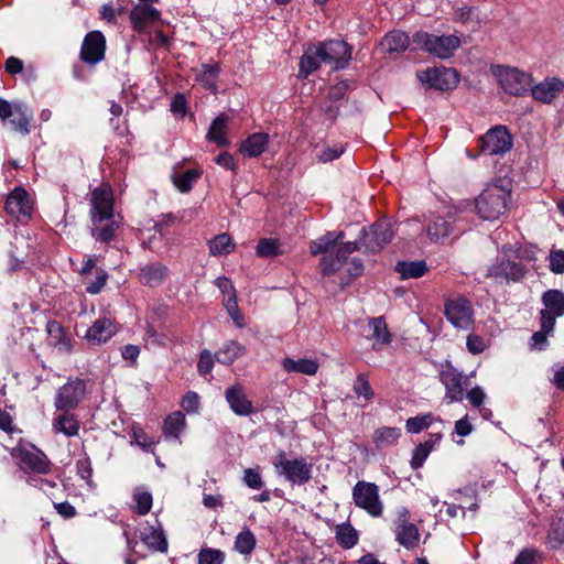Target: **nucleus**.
<instances>
[{
  "label": "nucleus",
  "mask_w": 564,
  "mask_h": 564,
  "mask_svg": "<svg viewBox=\"0 0 564 564\" xmlns=\"http://www.w3.org/2000/svg\"><path fill=\"white\" fill-rule=\"evenodd\" d=\"M352 46L343 40H327L307 46L299 63V77L307 78L322 64L332 70L345 69L351 61Z\"/></svg>",
  "instance_id": "obj_1"
},
{
  "label": "nucleus",
  "mask_w": 564,
  "mask_h": 564,
  "mask_svg": "<svg viewBox=\"0 0 564 564\" xmlns=\"http://www.w3.org/2000/svg\"><path fill=\"white\" fill-rule=\"evenodd\" d=\"M344 231H327L316 240L311 241L310 252L312 256L322 254L319 260L321 273L323 276L334 275L340 270L348 256L356 250H364L358 241L343 242Z\"/></svg>",
  "instance_id": "obj_2"
},
{
  "label": "nucleus",
  "mask_w": 564,
  "mask_h": 564,
  "mask_svg": "<svg viewBox=\"0 0 564 564\" xmlns=\"http://www.w3.org/2000/svg\"><path fill=\"white\" fill-rule=\"evenodd\" d=\"M412 43L415 45V50L426 52L441 59L452 57L460 46V40L456 35H436L424 31L415 32L412 36Z\"/></svg>",
  "instance_id": "obj_3"
},
{
  "label": "nucleus",
  "mask_w": 564,
  "mask_h": 564,
  "mask_svg": "<svg viewBox=\"0 0 564 564\" xmlns=\"http://www.w3.org/2000/svg\"><path fill=\"white\" fill-rule=\"evenodd\" d=\"M510 192L499 185L487 186L475 199V208L484 220H496L507 210Z\"/></svg>",
  "instance_id": "obj_4"
},
{
  "label": "nucleus",
  "mask_w": 564,
  "mask_h": 564,
  "mask_svg": "<svg viewBox=\"0 0 564 564\" xmlns=\"http://www.w3.org/2000/svg\"><path fill=\"white\" fill-rule=\"evenodd\" d=\"M12 458L19 460V466L24 471L39 475H47L52 470V462L46 454L34 444L20 441L10 452Z\"/></svg>",
  "instance_id": "obj_5"
},
{
  "label": "nucleus",
  "mask_w": 564,
  "mask_h": 564,
  "mask_svg": "<svg viewBox=\"0 0 564 564\" xmlns=\"http://www.w3.org/2000/svg\"><path fill=\"white\" fill-rule=\"evenodd\" d=\"M273 466L292 485L302 486L312 478L313 465L302 456L290 459L284 451H280L274 457Z\"/></svg>",
  "instance_id": "obj_6"
},
{
  "label": "nucleus",
  "mask_w": 564,
  "mask_h": 564,
  "mask_svg": "<svg viewBox=\"0 0 564 564\" xmlns=\"http://www.w3.org/2000/svg\"><path fill=\"white\" fill-rule=\"evenodd\" d=\"M512 145L513 138L507 127L496 126L478 138V153L475 155L469 154V156L475 159L479 154L502 155L509 152L512 149Z\"/></svg>",
  "instance_id": "obj_7"
},
{
  "label": "nucleus",
  "mask_w": 564,
  "mask_h": 564,
  "mask_svg": "<svg viewBox=\"0 0 564 564\" xmlns=\"http://www.w3.org/2000/svg\"><path fill=\"white\" fill-rule=\"evenodd\" d=\"M444 315L456 328L470 329L475 323L473 304L463 295L445 300Z\"/></svg>",
  "instance_id": "obj_8"
},
{
  "label": "nucleus",
  "mask_w": 564,
  "mask_h": 564,
  "mask_svg": "<svg viewBox=\"0 0 564 564\" xmlns=\"http://www.w3.org/2000/svg\"><path fill=\"white\" fill-rule=\"evenodd\" d=\"M393 235L390 221L380 219L369 228H362L360 245L365 252L378 253L386 245L390 243Z\"/></svg>",
  "instance_id": "obj_9"
},
{
  "label": "nucleus",
  "mask_w": 564,
  "mask_h": 564,
  "mask_svg": "<svg viewBox=\"0 0 564 564\" xmlns=\"http://www.w3.org/2000/svg\"><path fill=\"white\" fill-rule=\"evenodd\" d=\"M416 78L429 88L440 91L453 90L459 83V74L457 70L443 66L417 70Z\"/></svg>",
  "instance_id": "obj_10"
},
{
  "label": "nucleus",
  "mask_w": 564,
  "mask_h": 564,
  "mask_svg": "<svg viewBox=\"0 0 564 564\" xmlns=\"http://www.w3.org/2000/svg\"><path fill=\"white\" fill-rule=\"evenodd\" d=\"M529 272L525 264L507 258H498L487 270V276L499 283H519Z\"/></svg>",
  "instance_id": "obj_11"
},
{
  "label": "nucleus",
  "mask_w": 564,
  "mask_h": 564,
  "mask_svg": "<svg viewBox=\"0 0 564 564\" xmlns=\"http://www.w3.org/2000/svg\"><path fill=\"white\" fill-rule=\"evenodd\" d=\"M113 193L109 184L102 183L100 186L94 188L90 193V220L91 223H99L107 220L115 216L113 213Z\"/></svg>",
  "instance_id": "obj_12"
},
{
  "label": "nucleus",
  "mask_w": 564,
  "mask_h": 564,
  "mask_svg": "<svg viewBox=\"0 0 564 564\" xmlns=\"http://www.w3.org/2000/svg\"><path fill=\"white\" fill-rule=\"evenodd\" d=\"M352 499L358 508L366 510L370 516L380 517L382 514L383 506L376 484L358 481L352 488Z\"/></svg>",
  "instance_id": "obj_13"
},
{
  "label": "nucleus",
  "mask_w": 564,
  "mask_h": 564,
  "mask_svg": "<svg viewBox=\"0 0 564 564\" xmlns=\"http://www.w3.org/2000/svg\"><path fill=\"white\" fill-rule=\"evenodd\" d=\"M497 77L501 88L509 95L524 96L531 89V75L517 68L499 67Z\"/></svg>",
  "instance_id": "obj_14"
},
{
  "label": "nucleus",
  "mask_w": 564,
  "mask_h": 564,
  "mask_svg": "<svg viewBox=\"0 0 564 564\" xmlns=\"http://www.w3.org/2000/svg\"><path fill=\"white\" fill-rule=\"evenodd\" d=\"M86 392V383L75 379L62 386L55 397V408L59 411H70L77 408Z\"/></svg>",
  "instance_id": "obj_15"
},
{
  "label": "nucleus",
  "mask_w": 564,
  "mask_h": 564,
  "mask_svg": "<svg viewBox=\"0 0 564 564\" xmlns=\"http://www.w3.org/2000/svg\"><path fill=\"white\" fill-rule=\"evenodd\" d=\"M106 37L100 31L88 32L82 43L79 57L88 65H96L105 58Z\"/></svg>",
  "instance_id": "obj_16"
},
{
  "label": "nucleus",
  "mask_w": 564,
  "mask_h": 564,
  "mask_svg": "<svg viewBox=\"0 0 564 564\" xmlns=\"http://www.w3.org/2000/svg\"><path fill=\"white\" fill-rule=\"evenodd\" d=\"M4 210L19 220L21 218H31L33 204L24 187L17 186L10 192L4 203Z\"/></svg>",
  "instance_id": "obj_17"
},
{
  "label": "nucleus",
  "mask_w": 564,
  "mask_h": 564,
  "mask_svg": "<svg viewBox=\"0 0 564 564\" xmlns=\"http://www.w3.org/2000/svg\"><path fill=\"white\" fill-rule=\"evenodd\" d=\"M541 302L543 308L540 311V319L555 325L556 318L564 315V292L557 289H550L542 293Z\"/></svg>",
  "instance_id": "obj_18"
},
{
  "label": "nucleus",
  "mask_w": 564,
  "mask_h": 564,
  "mask_svg": "<svg viewBox=\"0 0 564 564\" xmlns=\"http://www.w3.org/2000/svg\"><path fill=\"white\" fill-rule=\"evenodd\" d=\"M440 380L445 386L446 398L451 402H459L464 398V383L466 379L462 372L454 368L449 362L443 366L440 372Z\"/></svg>",
  "instance_id": "obj_19"
},
{
  "label": "nucleus",
  "mask_w": 564,
  "mask_h": 564,
  "mask_svg": "<svg viewBox=\"0 0 564 564\" xmlns=\"http://www.w3.org/2000/svg\"><path fill=\"white\" fill-rule=\"evenodd\" d=\"M129 19L133 31L143 34L148 26L161 21V12L152 6L137 4L131 9Z\"/></svg>",
  "instance_id": "obj_20"
},
{
  "label": "nucleus",
  "mask_w": 564,
  "mask_h": 564,
  "mask_svg": "<svg viewBox=\"0 0 564 564\" xmlns=\"http://www.w3.org/2000/svg\"><path fill=\"white\" fill-rule=\"evenodd\" d=\"M225 399L231 411L240 416H248L256 412L252 402L248 399L242 384L235 383L225 391Z\"/></svg>",
  "instance_id": "obj_21"
},
{
  "label": "nucleus",
  "mask_w": 564,
  "mask_h": 564,
  "mask_svg": "<svg viewBox=\"0 0 564 564\" xmlns=\"http://www.w3.org/2000/svg\"><path fill=\"white\" fill-rule=\"evenodd\" d=\"M395 538L406 549H413L417 545L420 539L419 529L414 523L409 522V511L406 508H402L399 511Z\"/></svg>",
  "instance_id": "obj_22"
},
{
  "label": "nucleus",
  "mask_w": 564,
  "mask_h": 564,
  "mask_svg": "<svg viewBox=\"0 0 564 564\" xmlns=\"http://www.w3.org/2000/svg\"><path fill=\"white\" fill-rule=\"evenodd\" d=\"M117 333L116 325L109 318L101 317L96 319L87 329L85 339L95 346L107 343Z\"/></svg>",
  "instance_id": "obj_23"
},
{
  "label": "nucleus",
  "mask_w": 564,
  "mask_h": 564,
  "mask_svg": "<svg viewBox=\"0 0 564 564\" xmlns=\"http://www.w3.org/2000/svg\"><path fill=\"white\" fill-rule=\"evenodd\" d=\"M563 90L564 82L557 77H547L530 89L533 99L544 104L552 102Z\"/></svg>",
  "instance_id": "obj_24"
},
{
  "label": "nucleus",
  "mask_w": 564,
  "mask_h": 564,
  "mask_svg": "<svg viewBox=\"0 0 564 564\" xmlns=\"http://www.w3.org/2000/svg\"><path fill=\"white\" fill-rule=\"evenodd\" d=\"M48 344L59 352L70 354L73 349L72 339L64 327L55 319H48L45 326Z\"/></svg>",
  "instance_id": "obj_25"
},
{
  "label": "nucleus",
  "mask_w": 564,
  "mask_h": 564,
  "mask_svg": "<svg viewBox=\"0 0 564 564\" xmlns=\"http://www.w3.org/2000/svg\"><path fill=\"white\" fill-rule=\"evenodd\" d=\"M169 274V269L162 262H151L140 269L139 280L143 285L155 288L163 283Z\"/></svg>",
  "instance_id": "obj_26"
},
{
  "label": "nucleus",
  "mask_w": 564,
  "mask_h": 564,
  "mask_svg": "<svg viewBox=\"0 0 564 564\" xmlns=\"http://www.w3.org/2000/svg\"><path fill=\"white\" fill-rule=\"evenodd\" d=\"M119 228L120 221L112 216L107 220L91 223L90 235L97 241L109 243L116 239Z\"/></svg>",
  "instance_id": "obj_27"
},
{
  "label": "nucleus",
  "mask_w": 564,
  "mask_h": 564,
  "mask_svg": "<svg viewBox=\"0 0 564 564\" xmlns=\"http://www.w3.org/2000/svg\"><path fill=\"white\" fill-rule=\"evenodd\" d=\"M380 47L384 53H403L410 45V37L408 33L401 30H393L388 32L380 41Z\"/></svg>",
  "instance_id": "obj_28"
},
{
  "label": "nucleus",
  "mask_w": 564,
  "mask_h": 564,
  "mask_svg": "<svg viewBox=\"0 0 564 564\" xmlns=\"http://www.w3.org/2000/svg\"><path fill=\"white\" fill-rule=\"evenodd\" d=\"M269 143V135L263 132L250 134L239 148L240 153L247 158H257L261 155Z\"/></svg>",
  "instance_id": "obj_29"
},
{
  "label": "nucleus",
  "mask_w": 564,
  "mask_h": 564,
  "mask_svg": "<svg viewBox=\"0 0 564 564\" xmlns=\"http://www.w3.org/2000/svg\"><path fill=\"white\" fill-rule=\"evenodd\" d=\"M143 543H145L153 551L165 553L167 552V541L161 527L155 528L148 525L140 535Z\"/></svg>",
  "instance_id": "obj_30"
},
{
  "label": "nucleus",
  "mask_w": 564,
  "mask_h": 564,
  "mask_svg": "<svg viewBox=\"0 0 564 564\" xmlns=\"http://www.w3.org/2000/svg\"><path fill=\"white\" fill-rule=\"evenodd\" d=\"M394 271L400 274L401 280H409L423 276L429 271V268L424 260H401L395 263Z\"/></svg>",
  "instance_id": "obj_31"
},
{
  "label": "nucleus",
  "mask_w": 564,
  "mask_h": 564,
  "mask_svg": "<svg viewBox=\"0 0 564 564\" xmlns=\"http://www.w3.org/2000/svg\"><path fill=\"white\" fill-rule=\"evenodd\" d=\"M13 129L21 134L30 133V123L33 119V112L22 104H14L12 116L9 118Z\"/></svg>",
  "instance_id": "obj_32"
},
{
  "label": "nucleus",
  "mask_w": 564,
  "mask_h": 564,
  "mask_svg": "<svg viewBox=\"0 0 564 564\" xmlns=\"http://www.w3.org/2000/svg\"><path fill=\"white\" fill-rule=\"evenodd\" d=\"M229 121V117L225 113H220L216 117L207 132V139L212 142H215L218 147H227L229 141L227 139V123Z\"/></svg>",
  "instance_id": "obj_33"
},
{
  "label": "nucleus",
  "mask_w": 564,
  "mask_h": 564,
  "mask_svg": "<svg viewBox=\"0 0 564 564\" xmlns=\"http://www.w3.org/2000/svg\"><path fill=\"white\" fill-rule=\"evenodd\" d=\"M245 354L246 347L243 345L236 340H229L215 352V359L221 365L230 366Z\"/></svg>",
  "instance_id": "obj_34"
},
{
  "label": "nucleus",
  "mask_w": 564,
  "mask_h": 564,
  "mask_svg": "<svg viewBox=\"0 0 564 564\" xmlns=\"http://www.w3.org/2000/svg\"><path fill=\"white\" fill-rule=\"evenodd\" d=\"M401 436L400 427L382 426L373 432L372 441L375 447L381 451L386 447L394 445Z\"/></svg>",
  "instance_id": "obj_35"
},
{
  "label": "nucleus",
  "mask_w": 564,
  "mask_h": 564,
  "mask_svg": "<svg viewBox=\"0 0 564 564\" xmlns=\"http://www.w3.org/2000/svg\"><path fill=\"white\" fill-rule=\"evenodd\" d=\"M79 427V421L74 414L69 413V411H64V413L59 414L53 421V430L68 437L77 435Z\"/></svg>",
  "instance_id": "obj_36"
},
{
  "label": "nucleus",
  "mask_w": 564,
  "mask_h": 564,
  "mask_svg": "<svg viewBox=\"0 0 564 564\" xmlns=\"http://www.w3.org/2000/svg\"><path fill=\"white\" fill-rule=\"evenodd\" d=\"M282 367L286 372L314 376L317 372L319 365L313 359L300 358L299 360H294L288 357L282 360Z\"/></svg>",
  "instance_id": "obj_37"
},
{
  "label": "nucleus",
  "mask_w": 564,
  "mask_h": 564,
  "mask_svg": "<svg viewBox=\"0 0 564 564\" xmlns=\"http://www.w3.org/2000/svg\"><path fill=\"white\" fill-rule=\"evenodd\" d=\"M335 538L344 550H349L357 545L359 534L351 523L343 522L335 527Z\"/></svg>",
  "instance_id": "obj_38"
},
{
  "label": "nucleus",
  "mask_w": 564,
  "mask_h": 564,
  "mask_svg": "<svg viewBox=\"0 0 564 564\" xmlns=\"http://www.w3.org/2000/svg\"><path fill=\"white\" fill-rule=\"evenodd\" d=\"M452 230L453 219L451 215L447 217L437 216L427 226V235L434 240L447 238Z\"/></svg>",
  "instance_id": "obj_39"
},
{
  "label": "nucleus",
  "mask_w": 564,
  "mask_h": 564,
  "mask_svg": "<svg viewBox=\"0 0 564 564\" xmlns=\"http://www.w3.org/2000/svg\"><path fill=\"white\" fill-rule=\"evenodd\" d=\"M257 545L256 535L249 528H243L236 536L234 549L239 554L248 556L254 551Z\"/></svg>",
  "instance_id": "obj_40"
},
{
  "label": "nucleus",
  "mask_w": 564,
  "mask_h": 564,
  "mask_svg": "<svg viewBox=\"0 0 564 564\" xmlns=\"http://www.w3.org/2000/svg\"><path fill=\"white\" fill-rule=\"evenodd\" d=\"M209 252L213 256H226L234 251L235 243L228 234H220L208 241Z\"/></svg>",
  "instance_id": "obj_41"
},
{
  "label": "nucleus",
  "mask_w": 564,
  "mask_h": 564,
  "mask_svg": "<svg viewBox=\"0 0 564 564\" xmlns=\"http://www.w3.org/2000/svg\"><path fill=\"white\" fill-rule=\"evenodd\" d=\"M202 171L198 169H191L183 173L173 175V184L182 192L187 193L192 189L193 184L200 177Z\"/></svg>",
  "instance_id": "obj_42"
},
{
  "label": "nucleus",
  "mask_w": 564,
  "mask_h": 564,
  "mask_svg": "<svg viewBox=\"0 0 564 564\" xmlns=\"http://www.w3.org/2000/svg\"><path fill=\"white\" fill-rule=\"evenodd\" d=\"M369 326L372 329V337L380 345H388L392 337L388 329L386 318L383 316L372 317L369 319Z\"/></svg>",
  "instance_id": "obj_43"
},
{
  "label": "nucleus",
  "mask_w": 564,
  "mask_h": 564,
  "mask_svg": "<svg viewBox=\"0 0 564 564\" xmlns=\"http://www.w3.org/2000/svg\"><path fill=\"white\" fill-rule=\"evenodd\" d=\"M219 73L220 68L218 64H203L199 82L206 89L215 93L217 90V79Z\"/></svg>",
  "instance_id": "obj_44"
},
{
  "label": "nucleus",
  "mask_w": 564,
  "mask_h": 564,
  "mask_svg": "<svg viewBox=\"0 0 564 564\" xmlns=\"http://www.w3.org/2000/svg\"><path fill=\"white\" fill-rule=\"evenodd\" d=\"M185 426V415L177 411L170 414L163 426V432L166 436L177 437Z\"/></svg>",
  "instance_id": "obj_45"
},
{
  "label": "nucleus",
  "mask_w": 564,
  "mask_h": 564,
  "mask_svg": "<svg viewBox=\"0 0 564 564\" xmlns=\"http://www.w3.org/2000/svg\"><path fill=\"white\" fill-rule=\"evenodd\" d=\"M280 242L272 238H261L256 247V254L260 258H273L281 253Z\"/></svg>",
  "instance_id": "obj_46"
},
{
  "label": "nucleus",
  "mask_w": 564,
  "mask_h": 564,
  "mask_svg": "<svg viewBox=\"0 0 564 564\" xmlns=\"http://www.w3.org/2000/svg\"><path fill=\"white\" fill-rule=\"evenodd\" d=\"M544 555L535 547H525L519 552L512 564H542Z\"/></svg>",
  "instance_id": "obj_47"
},
{
  "label": "nucleus",
  "mask_w": 564,
  "mask_h": 564,
  "mask_svg": "<svg viewBox=\"0 0 564 564\" xmlns=\"http://www.w3.org/2000/svg\"><path fill=\"white\" fill-rule=\"evenodd\" d=\"M133 501L137 505V513L140 516H145L152 508L153 498L149 491H144L138 488L133 494Z\"/></svg>",
  "instance_id": "obj_48"
},
{
  "label": "nucleus",
  "mask_w": 564,
  "mask_h": 564,
  "mask_svg": "<svg viewBox=\"0 0 564 564\" xmlns=\"http://www.w3.org/2000/svg\"><path fill=\"white\" fill-rule=\"evenodd\" d=\"M554 326L553 324L551 323H545L544 324V321L543 319H540V330L533 333L532 337H531V347L532 348H535V349H543V346L546 344L547 341V335H550L553 330H554Z\"/></svg>",
  "instance_id": "obj_49"
},
{
  "label": "nucleus",
  "mask_w": 564,
  "mask_h": 564,
  "mask_svg": "<svg viewBox=\"0 0 564 564\" xmlns=\"http://www.w3.org/2000/svg\"><path fill=\"white\" fill-rule=\"evenodd\" d=\"M433 416L431 413L409 417L405 422V429L409 433L417 434L425 429H429L432 423Z\"/></svg>",
  "instance_id": "obj_50"
},
{
  "label": "nucleus",
  "mask_w": 564,
  "mask_h": 564,
  "mask_svg": "<svg viewBox=\"0 0 564 564\" xmlns=\"http://www.w3.org/2000/svg\"><path fill=\"white\" fill-rule=\"evenodd\" d=\"M225 553L217 549L203 547L198 553V564H224Z\"/></svg>",
  "instance_id": "obj_51"
},
{
  "label": "nucleus",
  "mask_w": 564,
  "mask_h": 564,
  "mask_svg": "<svg viewBox=\"0 0 564 564\" xmlns=\"http://www.w3.org/2000/svg\"><path fill=\"white\" fill-rule=\"evenodd\" d=\"M352 84L354 83L350 80H340L337 84L330 86L328 89L327 99L333 102L343 100L346 97L347 91L354 88Z\"/></svg>",
  "instance_id": "obj_52"
},
{
  "label": "nucleus",
  "mask_w": 564,
  "mask_h": 564,
  "mask_svg": "<svg viewBox=\"0 0 564 564\" xmlns=\"http://www.w3.org/2000/svg\"><path fill=\"white\" fill-rule=\"evenodd\" d=\"M77 475L85 480L88 485H91L93 467L89 456L84 453L76 462Z\"/></svg>",
  "instance_id": "obj_53"
},
{
  "label": "nucleus",
  "mask_w": 564,
  "mask_h": 564,
  "mask_svg": "<svg viewBox=\"0 0 564 564\" xmlns=\"http://www.w3.org/2000/svg\"><path fill=\"white\" fill-rule=\"evenodd\" d=\"M354 392L358 397H364L366 400H371L375 397V392L367 379L362 373L358 375L354 383Z\"/></svg>",
  "instance_id": "obj_54"
},
{
  "label": "nucleus",
  "mask_w": 564,
  "mask_h": 564,
  "mask_svg": "<svg viewBox=\"0 0 564 564\" xmlns=\"http://www.w3.org/2000/svg\"><path fill=\"white\" fill-rule=\"evenodd\" d=\"M215 355L207 349H203L199 354V359L197 362V371L200 376L209 375L213 370L215 364Z\"/></svg>",
  "instance_id": "obj_55"
},
{
  "label": "nucleus",
  "mask_w": 564,
  "mask_h": 564,
  "mask_svg": "<svg viewBox=\"0 0 564 564\" xmlns=\"http://www.w3.org/2000/svg\"><path fill=\"white\" fill-rule=\"evenodd\" d=\"M242 480L250 489L260 490L264 486V481L262 480L260 473L254 468L245 469Z\"/></svg>",
  "instance_id": "obj_56"
},
{
  "label": "nucleus",
  "mask_w": 564,
  "mask_h": 564,
  "mask_svg": "<svg viewBox=\"0 0 564 564\" xmlns=\"http://www.w3.org/2000/svg\"><path fill=\"white\" fill-rule=\"evenodd\" d=\"M549 268L554 274L564 273V250L552 249L549 254Z\"/></svg>",
  "instance_id": "obj_57"
},
{
  "label": "nucleus",
  "mask_w": 564,
  "mask_h": 564,
  "mask_svg": "<svg viewBox=\"0 0 564 564\" xmlns=\"http://www.w3.org/2000/svg\"><path fill=\"white\" fill-rule=\"evenodd\" d=\"M429 447L426 444H422L420 443L413 451V455H412V458H411V467L413 469H419L423 466L425 459L427 458V456L430 455V451H429Z\"/></svg>",
  "instance_id": "obj_58"
},
{
  "label": "nucleus",
  "mask_w": 564,
  "mask_h": 564,
  "mask_svg": "<svg viewBox=\"0 0 564 564\" xmlns=\"http://www.w3.org/2000/svg\"><path fill=\"white\" fill-rule=\"evenodd\" d=\"M466 347L470 354L478 355L481 354L487 346L481 336L469 334L466 339Z\"/></svg>",
  "instance_id": "obj_59"
},
{
  "label": "nucleus",
  "mask_w": 564,
  "mask_h": 564,
  "mask_svg": "<svg viewBox=\"0 0 564 564\" xmlns=\"http://www.w3.org/2000/svg\"><path fill=\"white\" fill-rule=\"evenodd\" d=\"M108 273L104 269H97L96 280L86 286L89 294H98L106 285Z\"/></svg>",
  "instance_id": "obj_60"
},
{
  "label": "nucleus",
  "mask_w": 564,
  "mask_h": 564,
  "mask_svg": "<svg viewBox=\"0 0 564 564\" xmlns=\"http://www.w3.org/2000/svg\"><path fill=\"white\" fill-rule=\"evenodd\" d=\"M181 405L187 413L196 412L199 405L198 394L194 391L186 392V394L183 397Z\"/></svg>",
  "instance_id": "obj_61"
},
{
  "label": "nucleus",
  "mask_w": 564,
  "mask_h": 564,
  "mask_svg": "<svg viewBox=\"0 0 564 564\" xmlns=\"http://www.w3.org/2000/svg\"><path fill=\"white\" fill-rule=\"evenodd\" d=\"M170 110L174 115H181L184 116L187 111V101L183 94H176L171 102Z\"/></svg>",
  "instance_id": "obj_62"
},
{
  "label": "nucleus",
  "mask_w": 564,
  "mask_h": 564,
  "mask_svg": "<svg viewBox=\"0 0 564 564\" xmlns=\"http://www.w3.org/2000/svg\"><path fill=\"white\" fill-rule=\"evenodd\" d=\"M469 403L475 408H480L485 400V392L480 387H474L467 392Z\"/></svg>",
  "instance_id": "obj_63"
},
{
  "label": "nucleus",
  "mask_w": 564,
  "mask_h": 564,
  "mask_svg": "<svg viewBox=\"0 0 564 564\" xmlns=\"http://www.w3.org/2000/svg\"><path fill=\"white\" fill-rule=\"evenodd\" d=\"M476 10L477 8L467 6L457 8L455 10V18L462 23H468L469 21H473Z\"/></svg>",
  "instance_id": "obj_64"
}]
</instances>
